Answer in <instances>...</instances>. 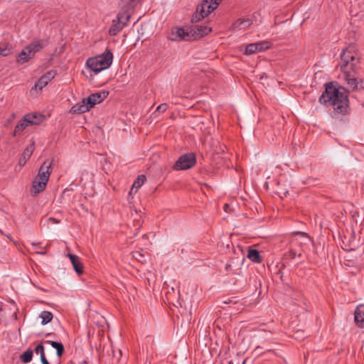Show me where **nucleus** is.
I'll return each instance as SVG.
<instances>
[{
	"mask_svg": "<svg viewBox=\"0 0 364 364\" xmlns=\"http://www.w3.org/2000/svg\"><path fill=\"white\" fill-rule=\"evenodd\" d=\"M120 5L121 11L117 14V20L126 26L131 17L129 11L134 9V6L128 2L123 3V0H121Z\"/></svg>",
	"mask_w": 364,
	"mask_h": 364,
	"instance_id": "obj_7",
	"label": "nucleus"
},
{
	"mask_svg": "<svg viewBox=\"0 0 364 364\" xmlns=\"http://www.w3.org/2000/svg\"><path fill=\"white\" fill-rule=\"evenodd\" d=\"M212 28L205 25H194L191 26V33H192L193 39H197L208 35Z\"/></svg>",
	"mask_w": 364,
	"mask_h": 364,
	"instance_id": "obj_10",
	"label": "nucleus"
},
{
	"mask_svg": "<svg viewBox=\"0 0 364 364\" xmlns=\"http://www.w3.org/2000/svg\"><path fill=\"white\" fill-rule=\"evenodd\" d=\"M113 60V54L110 50L99 55L90 58L86 61V65L95 73L107 69L112 65Z\"/></svg>",
	"mask_w": 364,
	"mask_h": 364,
	"instance_id": "obj_2",
	"label": "nucleus"
},
{
	"mask_svg": "<svg viewBox=\"0 0 364 364\" xmlns=\"http://www.w3.org/2000/svg\"><path fill=\"white\" fill-rule=\"evenodd\" d=\"M355 322L359 328H364V304L358 306L355 310Z\"/></svg>",
	"mask_w": 364,
	"mask_h": 364,
	"instance_id": "obj_15",
	"label": "nucleus"
},
{
	"mask_svg": "<svg viewBox=\"0 0 364 364\" xmlns=\"http://www.w3.org/2000/svg\"><path fill=\"white\" fill-rule=\"evenodd\" d=\"M255 45L257 46V52H261L267 50L270 48L271 43L269 41H260L255 43Z\"/></svg>",
	"mask_w": 364,
	"mask_h": 364,
	"instance_id": "obj_32",
	"label": "nucleus"
},
{
	"mask_svg": "<svg viewBox=\"0 0 364 364\" xmlns=\"http://www.w3.org/2000/svg\"><path fill=\"white\" fill-rule=\"evenodd\" d=\"M168 106L166 103H163L159 105L156 108V111L159 112H164L168 109Z\"/></svg>",
	"mask_w": 364,
	"mask_h": 364,
	"instance_id": "obj_37",
	"label": "nucleus"
},
{
	"mask_svg": "<svg viewBox=\"0 0 364 364\" xmlns=\"http://www.w3.org/2000/svg\"><path fill=\"white\" fill-rule=\"evenodd\" d=\"M48 181H43L42 179H38V178L35 177L31 188V193L32 196H37L40 193L43 192L47 185Z\"/></svg>",
	"mask_w": 364,
	"mask_h": 364,
	"instance_id": "obj_12",
	"label": "nucleus"
},
{
	"mask_svg": "<svg viewBox=\"0 0 364 364\" xmlns=\"http://www.w3.org/2000/svg\"><path fill=\"white\" fill-rule=\"evenodd\" d=\"M122 352L120 349L112 350L113 362L116 361L117 364H124V360H122L121 358Z\"/></svg>",
	"mask_w": 364,
	"mask_h": 364,
	"instance_id": "obj_31",
	"label": "nucleus"
},
{
	"mask_svg": "<svg viewBox=\"0 0 364 364\" xmlns=\"http://www.w3.org/2000/svg\"><path fill=\"white\" fill-rule=\"evenodd\" d=\"M44 48L43 41L34 40L28 46L26 49L28 50V55H31V58L35 56L36 53L39 52Z\"/></svg>",
	"mask_w": 364,
	"mask_h": 364,
	"instance_id": "obj_14",
	"label": "nucleus"
},
{
	"mask_svg": "<svg viewBox=\"0 0 364 364\" xmlns=\"http://www.w3.org/2000/svg\"><path fill=\"white\" fill-rule=\"evenodd\" d=\"M11 53V49L8 46H0V55L7 56Z\"/></svg>",
	"mask_w": 364,
	"mask_h": 364,
	"instance_id": "obj_36",
	"label": "nucleus"
},
{
	"mask_svg": "<svg viewBox=\"0 0 364 364\" xmlns=\"http://www.w3.org/2000/svg\"><path fill=\"white\" fill-rule=\"evenodd\" d=\"M196 163V155L193 153H187L178 159L173 165V169L176 171L187 170L194 166Z\"/></svg>",
	"mask_w": 364,
	"mask_h": 364,
	"instance_id": "obj_4",
	"label": "nucleus"
},
{
	"mask_svg": "<svg viewBox=\"0 0 364 364\" xmlns=\"http://www.w3.org/2000/svg\"><path fill=\"white\" fill-rule=\"evenodd\" d=\"M245 360L243 361L242 364H245Z\"/></svg>",
	"mask_w": 364,
	"mask_h": 364,
	"instance_id": "obj_47",
	"label": "nucleus"
},
{
	"mask_svg": "<svg viewBox=\"0 0 364 364\" xmlns=\"http://www.w3.org/2000/svg\"><path fill=\"white\" fill-rule=\"evenodd\" d=\"M132 257L141 263L146 262L145 256L139 251L132 252Z\"/></svg>",
	"mask_w": 364,
	"mask_h": 364,
	"instance_id": "obj_34",
	"label": "nucleus"
},
{
	"mask_svg": "<svg viewBox=\"0 0 364 364\" xmlns=\"http://www.w3.org/2000/svg\"><path fill=\"white\" fill-rule=\"evenodd\" d=\"M345 80L347 82V85L349 87H350L353 90H358V78L355 76V75L352 74L349 70H346V72H343Z\"/></svg>",
	"mask_w": 364,
	"mask_h": 364,
	"instance_id": "obj_17",
	"label": "nucleus"
},
{
	"mask_svg": "<svg viewBox=\"0 0 364 364\" xmlns=\"http://www.w3.org/2000/svg\"><path fill=\"white\" fill-rule=\"evenodd\" d=\"M223 0H203L192 16L191 22L197 23L215 10Z\"/></svg>",
	"mask_w": 364,
	"mask_h": 364,
	"instance_id": "obj_3",
	"label": "nucleus"
},
{
	"mask_svg": "<svg viewBox=\"0 0 364 364\" xmlns=\"http://www.w3.org/2000/svg\"><path fill=\"white\" fill-rule=\"evenodd\" d=\"M38 245V244H37V243H36V242H32V245H33V246H36V245Z\"/></svg>",
	"mask_w": 364,
	"mask_h": 364,
	"instance_id": "obj_46",
	"label": "nucleus"
},
{
	"mask_svg": "<svg viewBox=\"0 0 364 364\" xmlns=\"http://www.w3.org/2000/svg\"><path fill=\"white\" fill-rule=\"evenodd\" d=\"M257 46L255 43H250L246 46L245 49V53L246 55H252L253 53H257Z\"/></svg>",
	"mask_w": 364,
	"mask_h": 364,
	"instance_id": "obj_33",
	"label": "nucleus"
},
{
	"mask_svg": "<svg viewBox=\"0 0 364 364\" xmlns=\"http://www.w3.org/2000/svg\"><path fill=\"white\" fill-rule=\"evenodd\" d=\"M348 94L345 87H337L333 82H327L325 85V91L319 97L318 102L322 105L329 103L336 113L344 115L348 113Z\"/></svg>",
	"mask_w": 364,
	"mask_h": 364,
	"instance_id": "obj_1",
	"label": "nucleus"
},
{
	"mask_svg": "<svg viewBox=\"0 0 364 364\" xmlns=\"http://www.w3.org/2000/svg\"><path fill=\"white\" fill-rule=\"evenodd\" d=\"M33 150H34V144L33 143L32 144H31L30 146H27L24 149L23 154L21 155V157L20 158V159L18 161L19 166L22 167L26 164V161L31 156V155L33 152Z\"/></svg>",
	"mask_w": 364,
	"mask_h": 364,
	"instance_id": "obj_19",
	"label": "nucleus"
},
{
	"mask_svg": "<svg viewBox=\"0 0 364 364\" xmlns=\"http://www.w3.org/2000/svg\"><path fill=\"white\" fill-rule=\"evenodd\" d=\"M44 343L50 344L53 348L56 350V354L59 358L64 353L65 348L63 344L61 342L47 340L45 341Z\"/></svg>",
	"mask_w": 364,
	"mask_h": 364,
	"instance_id": "obj_20",
	"label": "nucleus"
},
{
	"mask_svg": "<svg viewBox=\"0 0 364 364\" xmlns=\"http://www.w3.org/2000/svg\"><path fill=\"white\" fill-rule=\"evenodd\" d=\"M52 164L53 161H45L40 166L38 174L36 177L38 178V179L48 181L52 171Z\"/></svg>",
	"mask_w": 364,
	"mask_h": 364,
	"instance_id": "obj_9",
	"label": "nucleus"
},
{
	"mask_svg": "<svg viewBox=\"0 0 364 364\" xmlns=\"http://www.w3.org/2000/svg\"><path fill=\"white\" fill-rule=\"evenodd\" d=\"M109 95L108 91H101L95 93H92L90 95L87 97H85V100L87 104L89 105V107L92 108L95 105L100 103L102 102Z\"/></svg>",
	"mask_w": 364,
	"mask_h": 364,
	"instance_id": "obj_8",
	"label": "nucleus"
},
{
	"mask_svg": "<svg viewBox=\"0 0 364 364\" xmlns=\"http://www.w3.org/2000/svg\"><path fill=\"white\" fill-rule=\"evenodd\" d=\"M36 354H40V357L45 355V348L43 343L38 344L34 349Z\"/></svg>",
	"mask_w": 364,
	"mask_h": 364,
	"instance_id": "obj_35",
	"label": "nucleus"
},
{
	"mask_svg": "<svg viewBox=\"0 0 364 364\" xmlns=\"http://www.w3.org/2000/svg\"><path fill=\"white\" fill-rule=\"evenodd\" d=\"M358 90H363L364 89V79L358 80Z\"/></svg>",
	"mask_w": 364,
	"mask_h": 364,
	"instance_id": "obj_39",
	"label": "nucleus"
},
{
	"mask_svg": "<svg viewBox=\"0 0 364 364\" xmlns=\"http://www.w3.org/2000/svg\"><path fill=\"white\" fill-rule=\"evenodd\" d=\"M31 58V55H28V50L26 49V46L21 51L18 55V63H25L28 62Z\"/></svg>",
	"mask_w": 364,
	"mask_h": 364,
	"instance_id": "obj_26",
	"label": "nucleus"
},
{
	"mask_svg": "<svg viewBox=\"0 0 364 364\" xmlns=\"http://www.w3.org/2000/svg\"><path fill=\"white\" fill-rule=\"evenodd\" d=\"M302 256L301 250H296V248L290 245L289 251L284 253V257L285 259H295L296 257L300 258Z\"/></svg>",
	"mask_w": 364,
	"mask_h": 364,
	"instance_id": "obj_21",
	"label": "nucleus"
},
{
	"mask_svg": "<svg viewBox=\"0 0 364 364\" xmlns=\"http://www.w3.org/2000/svg\"><path fill=\"white\" fill-rule=\"evenodd\" d=\"M90 109L89 105L87 104L85 97L80 102L74 105L71 109L70 112L73 114H81L86 112Z\"/></svg>",
	"mask_w": 364,
	"mask_h": 364,
	"instance_id": "obj_16",
	"label": "nucleus"
},
{
	"mask_svg": "<svg viewBox=\"0 0 364 364\" xmlns=\"http://www.w3.org/2000/svg\"><path fill=\"white\" fill-rule=\"evenodd\" d=\"M24 121H26L30 125H36L41 123V119L34 114H28L24 116Z\"/></svg>",
	"mask_w": 364,
	"mask_h": 364,
	"instance_id": "obj_28",
	"label": "nucleus"
},
{
	"mask_svg": "<svg viewBox=\"0 0 364 364\" xmlns=\"http://www.w3.org/2000/svg\"><path fill=\"white\" fill-rule=\"evenodd\" d=\"M146 180V178L145 175L138 176V177L134 181V182L131 188L130 193H132V192L136 193L138 191V189L144 183Z\"/></svg>",
	"mask_w": 364,
	"mask_h": 364,
	"instance_id": "obj_25",
	"label": "nucleus"
},
{
	"mask_svg": "<svg viewBox=\"0 0 364 364\" xmlns=\"http://www.w3.org/2000/svg\"><path fill=\"white\" fill-rule=\"evenodd\" d=\"M67 257L70 258L71 264L75 272L77 274H82L84 272V265L83 263L81 262L80 258L78 256L70 253H68L67 255Z\"/></svg>",
	"mask_w": 364,
	"mask_h": 364,
	"instance_id": "obj_13",
	"label": "nucleus"
},
{
	"mask_svg": "<svg viewBox=\"0 0 364 364\" xmlns=\"http://www.w3.org/2000/svg\"><path fill=\"white\" fill-rule=\"evenodd\" d=\"M36 253L39 254V255H46V252L45 250H41V251H39V252H36Z\"/></svg>",
	"mask_w": 364,
	"mask_h": 364,
	"instance_id": "obj_43",
	"label": "nucleus"
},
{
	"mask_svg": "<svg viewBox=\"0 0 364 364\" xmlns=\"http://www.w3.org/2000/svg\"><path fill=\"white\" fill-rule=\"evenodd\" d=\"M33 350L28 349L20 355V359L23 363H28L32 360Z\"/></svg>",
	"mask_w": 364,
	"mask_h": 364,
	"instance_id": "obj_30",
	"label": "nucleus"
},
{
	"mask_svg": "<svg viewBox=\"0 0 364 364\" xmlns=\"http://www.w3.org/2000/svg\"><path fill=\"white\" fill-rule=\"evenodd\" d=\"M56 71L55 70H50L42 75L38 81L35 83L34 87L42 90L46 87L48 83L51 81L55 76Z\"/></svg>",
	"mask_w": 364,
	"mask_h": 364,
	"instance_id": "obj_11",
	"label": "nucleus"
},
{
	"mask_svg": "<svg viewBox=\"0 0 364 364\" xmlns=\"http://www.w3.org/2000/svg\"><path fill=\"white\" fill-rule=\"evenodd\" d=\"M48 220H50V221H53V223H60V221H59V220H58L57 219H55V218H49V219H48Z\"/></svg>",
	"mask_w": 364,
	"mask_h": 364,
	"instance_id": "obj_42",
	"label": "nucleus"
},
{
	"mask_svg": "<svg viewBox=\"0 0 364 364\" xmlns=\"http://www.w3.org/2000/svg\"><path fill=\"white\" fill-rule=\"evenodd\" d=\"M247 257L255 263H261L262 262V257L257 250L249 249Z\"/></svg>",
	"mask_w": 364,
	"mask_h": 364,
	"instance_id": "obj_22",
	"label": "nucleus"
},
{
	"mask_svg": "<svg viewBox=\"0 0 364 364\" xmlns=\"http://www.w3.org/2000/svg\"><path fill=\"white\" fill-rule=\"evenodd\" d=\"M141 0H123V3H129L134 6L140 1Z\"/></svg>",
	"mask_w": 364,
	"mask_h": 364,
	"instance_id": "obj_40",
	"label": "nucleus"
},
{
	"mask_svg": "<svg viewBox=\"0 0 364 364\" xmlns=\"http://www.w3.org/2000/svg\"><path fill=\"white\" fill-rule=\"evenodd\" d=\"M40 318L42 319L41 324L46 325L52 321L53 315L50 311H43L40 314Z\"/></svg>",
	"mask_w": 364,
	"mask_h": 364,
	"instance_id": "obj_29",
	"label": "nucleus"
},
{
	"mask_svg": "<svg viewBox=\"0 0 364 364\" xmlns=\"http://www.w3.org/2000/svg\"><path fill=\"white\" fill-rule=\"evenodd\" d=\"M125 25L122 23L117 20H113L112 24L109 29V34L110 36L117 35L124 26Z\"/></svg>",
	"mask_w": 364,
	"mask_h": 364,
	"instance_id": "obj_23",
	"label": "nucleus"
},
{
	"mask_svg": "<svg viewBox=\"0 0 364 364\" xmlns=\"http://www.w3.org/2000/svg\"><path fill=\"white\" fill-rule=\"evenodd\" d=\"M311 242V239L307 233L304 232H296L294 233V236L292 237L290 245L296 248H300L301 253L304 252L309 243Z\"/></svg>",
	"mask_w": 364,
	"mask_h": 364,
	"instance_id": "obj_5",
	"label": "nucleus"
},
{
	"mask_svg": "<svg viewBox=\"0 0 364 364\" xmlns=\"http://www.w3.org/2000/svg\"><path fill=\"white\" fill-rule=\"evenodd\" d=\"M28 125L26 121H24V117L23 119L16 124L14 131V136L19 135Z\"/></svg>",
	"mask_w": 364,
	"mask_h": 364,
	"instance_id": "obj_27",
	"label": "nucleus"
},
{
	"mask_svg": "<svg viewBox=\"0 0 364 364\" xmlns=\"http://www.w3.org/2000/svg\"><path fill=\"white\" fill-rule=\"evenodd\" d=\"M267 353H271L275 354V353L273 350H267Z\"/></svg>",
	"mask_w": 364,
	"mask_h": 364,
	"instance_id": "obj_45",
	"label": "nucleus"
},
{
	"mask_svg": "<svg viewBox=\"0 0 364 364\" xmlns=\"http://www.w3.org/2000/svg\"><path fill=\"white\" fill-rule=\"evenodd\" d=\"M355 60V56L351 53L350 50L348 49L343 50L341 55V70L342 72H346V70H349V68L353 70L355 65L353 61Z\"/></svg>",
	"mask_w": 364,
	"mask_h": 364,
	"instance_id": "obj_6",
	"label": "nucleus"
},
{
	"mask_svg": "<svg viewBox=\"0 0 364 364\" xmlns=\"http://www.w3.org/2000/svg\"><path fill=\"white\" fill-rule=\"evenodd\" d=\"M252 23L250 18H239L234 23V27L238 29H245Z\"/></svg>",
	"mask_w": 364,
	"mask_h": 364,
	"instance_id": "obj_24",
	"label": "nucleus"
},
{
	"mask_svg": "<svg viewBox=\"0 0 364 364\" xmlns=\"http://www.w3.org/2000/svg\"><path fill=\"white\" fill-rule=\"evenodd\" d=\"M235 263V259H230L226 264H225V270L226 271H231L232 270V266Z\"/></svg>",
	"mask_w": 364,
	"mask_h": 364,
	"instance_id": "obj_38",
	"label": "nucleus"
},
{
	"mask_svg": "<svg viewBox=\"0 0 364 364\" xmlns=\"http://www.w3.org/2000/svg\"><path fill=\"white\" fill-rule=\"evenodd\" d=\"M40 358L42 364H44L48 361L46 357V355L41 356Z\"/></svg>",
	"mask_w": 364,
	"mask_h": 364,
	"instance_id": "obj_41",
	"label": "nucleus"
},
{
	"mask_svg": "<svg viewBox=\"0 0 364 364\" xmlns=\"http://www.w3.org/2000/svg\"><path fill=\"white\" fill-rule=\"evenodd\" d=\"M261 349H262V348H261L260 346H257V347L255 349V351L258 352V353H260V352H261Z\"/></svg>",
	"mask_w": 364,
	"mask_h": 364,
	"instance_id": "obj_44",
	"label": "nucleus"
},
{
	"mask_svg": "<svg viewBox=\"0 0 364 364\" xmlns=\"http://www.w3.org/2000/svg\"><path fill=\"white\" fill-rule=\"evenodd\" d=\"M176 37L172 38V40H176L177 38L180 40H192V33H191V27L186 29L183 28H176Z\"/></svg>",
	"mask_w": 364,
	"mask_h": 364,
	"instance_id": "obj_18",
	"label": "nucleus"
}]
</instances>
